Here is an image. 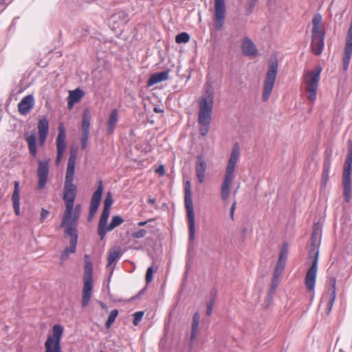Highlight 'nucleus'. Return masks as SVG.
I'll use <instances>...</instances> for the list:
<instances>
[{
	"instance_id": "1",
	"label": "nucleus",
	"mask_w": 352,
	"mask_h": 352,
	"mask_svg": "<svg viewBox=\"0 0 352 352\" xmlns=\"http://www.w3.org/2000/svg\"><path fill=\"white\" fill-rule=\"evenodd\" d=\"M77 159V150L72 148L69 151V157L63 188V201L65 204V210L63 216V225L65 224L69 218L72 217L73 206L76 196V186L73 184L75 174V164Z\"/></svg>"
},
{
	"instance_id": "2",
	"label": "nucleus",
	"mask_w": 352,
	"mask_h": 352,
	"mask_svg": "<svg viewBox=\"0 0 352 352\" xmlns=\"http://www.w3.org/2000/svg\"><path fill=\"white\" fill-rule=\"evenodd\" d=\"M214 97L212 86L208 83L204 95L199 100L198 122L201 125L200 133L202 136H206L209 131L212 120Z\"/></svg>"
},
{
	"instance_id": "3",
	"label": "nucleus",
	"mask_w": 352,
	"mask_h": 352,
	"mask_svg": "<svg viewBox=\"0 0 352 352\" xmlns=\"http://www.w3.org/2000/svg\"><path fill=\"white\" fill-rule=\"evenodd\" d=\"M240 155V148L237 143L234 144L228 165L226 169L225 177L221 187V197L223 201L228 199L230 193V188L234 177V171Z\"/></svg>"
},
{
	"instance_id": "4",
	"label": "nucleus",
	"mask_w": 352,
	"mask_h": 352,
	"mask_svg": "<svg viewBox=\"0 0 352 352\" xmlns=\"http://www.w3.org/2000/svg\"><path fill=\"white\" fill-rule=\"evenodd\" d=\"M311 43L312 52L315 55H320L324 47V29L322 24V16L320 14L314 15L312 19Z\"/></svg>"
},
{
	"instance_id": "5",
	"label": "nucleus",
	"mask_w": 352,
	"mask_h": 352,
	"mask_svg": "<svg viewBox=\"0 0 352 352\" xmlns=\"http://www.w3.org/2000/svg\"><path fill=\"white\" fill-rule=\"evenodd\" d=\"M184 205L188 223L189 241L192 243L195 238V220L190 181H186L184 184Z\"/></svg>"
},
{
	"instance_id": "6",
	"label": "nucleus",
	"mask_w": 352,
	"mask_h": 352,
	"mask_svg": "<svg viewBox=\"0 0 352 352\" xmlns=\"http://www.w3.org/2000/svg\"><path fill=\"white\" fill-rule=\"evenodd\" d=\"M85 267L83 274V287L82 296V307H85L88 305L93 289V265L89 260V256H84Z\"/></svg>"
},
{
	"instance_id": "7",
	"label": "nucleus",
	"mask_w": 352,
	"mask_h": 352,
	"mask_svg": "<svg viewBox=\"0 0 352 352\" xmlns=\"http://www.w3.org/2000/svg\"><path fill=\"white\" fill-rule=\"evenodd\" d=\"M322 68L317 67L314 70L307 71L304 76V89L307 99L314 102L316 98V91Z\"/></svg>"
},
{
	"instance_id": "8",
	"label": "nucleus",
	"mask_w": 352,
	"mask_h": 352,
	"mask_svg": "<svg viewBox=\"0 0 352 352\" xmlns=\"http://www.w3.org/2000/svg\"><path fill=\"white\" fill-rule=\"evenodd\" d=\"M278 63L276 57L271 58L268 63V69L265 76L263 85V92L262 98L264 102L267 101L272 93L276 75L278 73Z\"/></svg>"
},
{
	"instance_id": "9",
	"label": "nucleus",
	"mask_w": 352,
	"mask_h": 352,
	"mask_svg": "<svg viewBox=\"0 0 352 352\" xmlns=\"http://www.w3.org/2000/svg\"><path fill=\"white\" fill-rule=\"evenodd\" d=\"M352 168V141L348 142V153L344 164L342 173V183L344 187V196L346 202L351 198V174Z\"/></svg>"
},
{
	"instance_id": "10",
	"label": "nucleus",
	"mask_w": 352,
	"mask_h": 352,
	"mask_svg": "<svg viewBox=\"0 0 352 352\" xmlns=\"http://www.w3.org/2000/svg\"><path fill=\"white\" fill-rule=\"evenodd\" d=\"M318 255L319 252L317 250L316 245H311L309 250V257H314V261L307 272L305 280L306 289L309 292H313L314 289L318 271Z\"/></svg>"
},
{
	"instance_id": "11",
	"label": "nucleus",
	"mask_w": 352,
	"mask_h": 352,
	"mask_svg": "<svg viewBox=\"0 0 352 352\" xmlns=\"http://www.w3.org/2000/svg\"><path fill=\"white\" fill-rule=\"evenodd\" d=\"M63 333V329L60 325L53 327V335L49 336L45 343V352H59L61 351L60 338Z\"/></svg>"
},
{
	"instance_id": "12",
	"label": "nucleus",
	"mask_w": 352,
	"mask_h": 352,
	"mask_svg": "<svg viewBox=\"0 0 352 352\" xmlns=\"http://www.w3.org/2000/svg\"><path fill=\"white\" fill-rule=\"evenodd\" d=\"M65 233L70 237L69 246L65 248L60 255L59 262L60 266H63L65 262L68 260L70 254L75 253L78 242V235L74 229L69 228L67 230H65Z\"/></svg>"
},
{
	"instance_id": "13",
	"label": "nucleus",
	"mask_w": 352,
	"mask_h": 352,
	"mask_svg": "<svg viewBox=\"0 0 352 352\" xmlns=\"http://www.w3.org/2000/svg\"><path fill=\"white\" fill-rule=\"evenodd\" d=\"M107 221L108 219H106L104 223H101V217H100L98 225V234L100 236V240L104 239L107 232L113 230L124 222V219L118 215L113 216L109 225H107Z\"/></svg>"
},
{
	"instance_id": "14",
	"label": "nucleus",
	"mask_w": 352,
	"mask_h": 352,
	"mask_svg": "<svg viewBox=\"0 0 352 352\" xmlns=\"http://www.w3.org/2000/svg\"><path fill=\"white\" fill-rule=\"evenodd\" d=\"M91 121V114L88 109L83 111L81 124V148L85 149L87 147L89 136V127Z\"/></svg>"
},
{
	"instance_id": "15",
	"label": "nucleus",
	"mask_w": 352,
	"mask_h": 352,
	"mask_svg": "<svg viewBox=\"0 0 352 352\" xmlns=\"http://www.w3.org/2000/svg\"><path fill=\"white\" fill-rule=\"evenodd\" d=\"M58 129V134L56 138L57 155L55 161L56 164H58L61 161L66 147V134L64 124L63 123L59 124Z\"/></svg>"
},
{
	"instance_id": "16",
	"label": "nucleus",
	"mask_w": 352,
	"mask_h": 352,
	"mask_svg": "<svg viewBox=\"0 0 352 352\" xmlns=\"http://www.w3.org/2000/svg\"><path fill=\"white\" fill-rule=\"evenodd\" d=\"M214 10L216 28L220 30L223 28L226 15V4L224 0H214Z\"/></svg>"
},
{
	"instance_id": "17",
	"label": "nucleus",
	"mask_w": 352,
	"mask_h": 352,
	"mask_svg": "<svg viewBox=\"0 0 352 352\" xmlns=\"http://www.w3.org/2000/svg\"><path fill=\"white\" fill-rule=\"evenodd\" d=\"M49 173V165L47 161H38L37 175L38 177V188L42 190L45 188Z\"/></svg>"
},
{
	"instance_id": "18",
	"label": "nucleus",
	"mask_w": 352,
	"mask_h": 352,
	"mask_svg": "<svg viewBox=\"0 0 352 352\" xmlns=\"http://www.w3.org/2000/svg\"><path fill=\"white\" fill-rule=\"evenodd\" d=\"M80 214V206L79 204L76 205L74 208L73 207V212L72 214V217L69 218L67 221L66 223L63 225V220L61 221L60 227L65 228V230H67L68 228H72L78 233V230L76 229L77 223Z\"/></svg>"
},
{
	"instance_id": "19",
	"label": "nucleus",
	"mask_w": 352,
	"mask_h": 352,
	"mask_svg": "<svg viewBox=\"0 0 352 352\" xmlns=\"http://www.w3.org/2000/svg\"><path fill=\"white\" fill-rule=\"evenodd\" d=\"M241 49L243 54L246 56H256L258 54L256 45L249 37L243 39Z\"/></svg>"
},
{
	"instance_id": "20",
	"label": "nucleus",
	"mask_w": 352,
	"mask_h": 352,
	"mask_svg": "<svg viewBox=\"0 0 352 352\" xmlns=\"http://www.w3.org/2000/svg\"><path fill=\"white\" fill-rule=\"evenodd\" d=\"M207 168V164L201 155H199L195 162L196 176L200 184H202L205 179V172Z\"/></svg>"
},
{
	"instance_id": "21",
	"label": "nucleus",
	"mask_w": 352,
	"mask_h": 352,
	"mask_svg": "<svg viewBox=\"0 0 352 352\" xmlns=\"http://www.w3.org/2000/svg\"><path fill=\"white\" fill-rule=\"evenodd\" d=\"M330 285L331 286V289H329L330 294L329 297L327 298V304L325 308V313L329 315L331 311L333 305L334 303L336 297V280L335 278H332L330 279Z\"/></svg>"
},
{
	"instance_id": "22",
	"label": "nucleus",
	"mask_w": 352,
	"mask_h": 352,
	"mask_svg": "<svg viewBox=\"0 0 352 352\" xmlns=\"http://www.w3.org/2000/svg\"><path fill=\"white\" fill-rule=\"evenodd\" d=\"M113 196L111 192H108L104 201V206L101 217V223H104L106 219H108L110 214V208L113 204Z\"/></svg>"
},
{
	"instance_id": "23",
	"label": "nucleus",
	"mask_w": 352,
	"mask_h": 352,
	"mask_svg": "<svg viewBox=\"0 0 352 352\" xmlns=\"http://www.w3.org/2000/svg\"><path fill=\"white\" fill-rule=\"evenodd\" d=\"M12 201L13 208L16 215L20 214V183L19 182H14V189L12 195Z\"/></svg>"
},
{
	"instance_id": "24",
	"label": "nucleus",
	"mask_w": 352,
	"mask_h": 352,
	"mask_svg": "<svg viewBox=\"0 0 352 352\" xmlns=\"http://www.w3.org/2000/svg\"><path fill=\"white\" fill-rule=\"evenodd\" d=\"M284 268L285 265H280V263H276L271 283V289L270 294H272L278 287L279 284V278L283 271L284 270Z\"/></svg>"
},
{
	"instance_id": "25",
	"label": "nucleus",
	"mask_w": 352,
	"mask_h": 352,
	"mask_svg": "<svg viewBox=\"0 0 352 352\" xmlns=\"http://www.w3.org/2000/svg\"><path fill=\"white\" fill-rule=\"evenodd\" d=\"M84 96V92L79 88L70 91L67 98V104L69 109H72L74 103L79 102Z\"/></svg>"
},
{
	"instance_id": "26",
	"label": "nucleus",
	"mask_w": 352,
	"mask_h": 352,
	"mask_svg": "<svg viewBox=\"0 0 352 352\" xmlns=\"http://www.w3.org/2000/svg\"><path fill=\"white\" fill-rule=\"evenodd\" d=\"M168 78V71H163L151 76L148 80V85H153Z\"/></svg>"
},
{
	"instance_id": "27",
	"label": "nucleus",
	"mask_w": 352,
	"mask_h": 352,
	"mask_svg": "<svg viewBox=\"0 0 352 352\" xmlns=\"http://www.w3.org/2000/svg\"><path fill=\"white\" fill-rule=\"evenodd\" d=\"M199 319L200 316L199 312H195L192 316V322L191 325V342H193L194 340L197 338V333L199 332Z\"/></svg>"
},
{
	"instance_id": "28",
	"label": "nucleus",
	"mask_w": 352,
	"mask_h": 352,
	"mask_svg": "<svg viewBox=\"0 0 352 352\" xmlns=\"http://www.w3.org/2000/svg\"><path fill=\"white\" fill-rule=\"evenodd\" d=\"M118 111L116 109H113L109 117L107 122V133L108 134H111L115 129V126L118 122Z\"/></svg>"
},
{
	"instance_id": "29",
	"label": "nucleus",
	"mask_w": 352,
	"mask_h": 352,
	"mask_svg": "<svg viewBox=\"0 0 352 352\" xmlns=\"http://www.w3.org/2000/svg\"><path fill=\"white\" fill-rule=\"evenodd\" d=\"M35 104V100L32 94L23 97V116L30 113Z\"/></svg>"
},
{
	"instance_id": "30",
	"label": "nucleus",
	"mask_w": 352,
	"mask_h": 352,
	"mask_svg": "<svg viewBox=\"0 0 352 352\" xmlns=\"http://www.w3.org/2000/svg\"><path fill=\"white\" fill-rule=\"evenodd\" d=\"M21 84V80L19 81V85L16 87V89L15 90H13L11 92V94L9 96L8 102V104L6 107L7 110H9V108L11 107L12 103L17 100V99H18L17 96L22 92V85Z\"/></svg>"
},
{
	"instance_id": "31",
	"label": "nucleus",
	"mask_w": 352,
	"mask_h": 352,
	"mask_svg": "<svg viewBox=\"0 0 352 352\" xmlns=\"http://www.w3.org/2000/svg\"><path fill=\"white\" fill-rule=\"evenodd\" d=\"M120 255V249L119 248H114L109 251L107 256V267H109Z\"/></svg>"
},
{
	"instance_id": "32",
	"label": "nucleus",
	"mask_w": 352,
	"mask_h": 352,
	"mask_svg": "<svg viewBox=\"0 0 352 352\" xmlns=\"http://www.w3.org/2000/svg\"><path fill=\"white\" fill-rule=\"evenodd\" d=\"M26 141L31 155L35 157L36 155V137L34 135H31L26 138Z\"/></svg>"
},
{
	"instance_id": "33",
	"label": "nucleus",
	"mask_w": 352,
	"mask_h": 352,
	"mask_svg": "<svg viewBox=\"0 0 352 352\" xmlns=\"http://www.w3.org/2000/svg\"><path fill=\"white\" fill-rule=\"evenodd\" d=\"M49 129V123L46 118H43L39 120L38 123V134L47 135Z\"/></svg>"
},
{
	"instance_id": "34",
	"label": "nucleus",
	"mask_w": 352,
	"mask_h": 352,
	"mask_svg": "<svg viewBox=\"0 0 352 352\" xmlns=\"http://www.w3.org/2000/svg\"><path fill=\"white\" fill-rule=\"evenodd\" d=\"M330 170V162L326 161L323 165V170L322 175V187H325L329 180V173Z\"/></svg>"
},
{
	"instance_id": "35",
	"label": "nucleus",
	"mask_w": 352,
	"mask_h": 352,
	"mask_svg": "<svg viewBox=\"0 0 352 352\" xmlns=\"http://www.w3.org/2000/svg\"><path fill=\"white\" fill-rule=\"evenodd\" d=\"M127 19V14L124 11H120L111 16V19L113 23H118L119 21L125 23Z\"/></svg>"
},
{
	"instance_id": "36",
	"label": "nucleus",
	"mask_w": 352,
	"mask_h": 352,
	"mask_svg": "<svg viewBox=\"0 0 352 352\" xmlns=\"http://www.w3.org/2000/svg\"><path fill=\"white\" fill-rule=\"evenodd\" d=\"M103 192V185L102 182L99 181L98 182V186L96 190L94 192L91 200L96 201L100 203L102 195Z\"/></svg>"
},
{
	"instance_id": "37",
	"label": "nucleus",
	"mask_w": 352,
	"mask_h": 352,
	"mask_svg": "<svg viewBox=\"0 0 352 352\" xmlns=\"http://www.w3.org/2000/svg\"><path fill=\"white\" fill-rule=\"evenodd\" d=\"M217 296L216 291H212L210 293V298L209 301L207 302L206 315L210 316L212 312L215 298Z\"/></svg>"
},
{
	"instance_id": "38",
	"label": "nucleus",
	"mask_w": 352,
	"mask_h": 352,
	"mask_svg": "<svg viewBox=\"0 0 352 352\" xmlns=\"http://www.w3.org/2000/svg\"><path fill=\"white\" fill-rule=\"evenodd\" d=\"M118 315V309H113L110 312L108 319L105 323V326L107 328H109L111 326V324L114 322Z\"/></svg>"
},
{
	"instance_id": "39",
	"label": "nucleus",
	"mask_w": 352,
	"mask_h": 352,
	"mask_svg": "<svg viewBox=\"0 0 352 352\" xmlns=\"http://www.w3.org/2000/svg\"><path fill=\"white\" fill-rule=\"evenodd\" d=\"M287 246L286 244H284L283 248L279 254L278 260L277 263H280V265H285V261L287 259Z\"/></svg>"
},
{
	"instance_id": "40",
	"label": "nucleus",
	"mask_w": 352,
	"mask_h": 352,
	"mask_svg": "<svg viewBox=\"0 0 352 352\" xmlns=\"http://www.w3.org/2000/svg\"><path fill=\"white\" fill-rule=\"evenodd\" d=\"M190 40V35L186 32H182L176 36L175 41L177 43H186Z\"/></svg>"
},
{
	"instance_id": "41",
	"label": "nucleus",
	"mask_w": 352,
	"mask_h": 352,
	"mask_svg": "<svg viewBox=\"0 0 352 352\" xmlns=\"http://www.w3.org/2000/svg\"><path fill=\"white\" fill-rule=\"evenodd\" d=\"M318 236V227L316 224L314 225L313 232L311 234V245H317V240Z\"/></svg>"
},
{
	"instance_id": "42",
	"label": "nucleus",
	"mask_w": 352,
	"mask_h": 352,
	"mask_svg": "<svg viewBox=\"0 0 352 352\" xmlns=\"http://www.w3.org/2000/svg\"><path fill=\"white\" fill-rule=\"evenodd\" d=\"M144 314V311H137L134 313L133 323L135 326H137L140 323Z\"/></svg>"
},
{
	"instance_id": "43",
	"label": "nucleus",
	"mask_w": 352,
	"mask_h": 352,
	"mask_svg": "<svg viewBox=\"0 0 352 352\" xmlns=\"http://www.w3.org/2000/svg\"><path fill=\"white\" fill-rule=\"evenodd\" d=\"M147 232L145 229H140L132 234V237L134 239H141L146 236Z\"/></svg>"
},
{
	"instance_id": "44",
	"label": "nucleus",
	"mask_w": 352,
	"mask_h": 352,
	"mask_svg": "<svg viewBox=\"0 0 352 352\" xmlns=\"http://www.w3.org/2000/svg\"><path fill=\"white\" fill-rule=\"evenodd\" d=\"M153 267H149L146 273L145 280L147 284H148L150 282L153 280Z\"/></svg>"
},
{
	"instance_id": "45",
	"label": "nucleus",
	"mask_w": 352,
	"mask_h": 352,
	"mask_svg": "<svg viewBox=\"0 0 352 352\" xmlns=\"http://www.w3.org/2000/svg\"><path fill=\"white\" fill-rule=\"evenodd\" d=\"M258 2V0H250L248 2V8L246 10L247 14H250L252 12L253 8Z\"/></svg>"
},
{
	"instance_id": "46",
	"label": "nucleus",
	"mask_w": 352,
	"mask_h": 352,
	"mask_svg": "<svg viewBox=\"0 0 352 352\" xmlns=\"http://www.w3.org/2000/svg\"><path fill=\"white\" fill-rule=\"evenodd\" d=\"M49 214H50V212L48 210H47L44 208H42L41 212V217H40L41 221L43 222L47 218V217L49 215Z\"/></svg>"
},
{
	"instance_id": "47",
	"label": "nucleus",
	"mask_w": 352,
	"mask_h": 352,
	"mask_svg": "<svg viewBox=\"0 0 352 352\" xmlns=\"http://www.w3.org/2000/svg\"><path fill=\"white\" fill-rule=\"evenodd\" d=\"M98 209L89 208V212L88 215V221H91L94 216L96 214Z\"/></svg>"
},
{
	"instance_id": "48",
	"label": "nucleus",
	"mask_w": 352,
	"mask_h": 352,
	"mask_svg": "<svg viewBox=\"0 0 352 352\" xmlns=\"http://www.w3.org/2000/svg\"><path fill=\"white\" fill-rule=\"evenodd\" d=\"M47 135L38 134V142L41 146H43L45 143Z\"/></svg>"
},
{
	"instance_id": "49",
	"label": "nucleus",
	"mask_w": 352,
	"mask_h": 352,
	"mask_svg": "<svg viewBox=\"0 0 352 352\" xmlns=\"http://www.w3.org/2000/svg\"><path fill=\"white\" fill-rule=\"evenodd\" d=\"M155 172L160 174V176H163L165 174V168L163 165L159 166L158 168L156 169Z\"/></svg>"
},
{
	"instance_id": "50",
	"label": "nucleus",
	"mask_w": 352,
	"mask_h": 352,
	"mask_svg": "<svg viewBox=\"0 0 352 352\" xmlns=\"http://www.w3.org/2000/svg\"><path fill=\"white\" fill-rule=\"evenodd\" d=\"M100 202H98L96 201L91 200L89 208L98 209L100 206Z\"/></svg>"
},
{
	"instance_id": "51",
	"label": "nucleus",
	"mask_w": 352,
	"mask_h": 352,
	"mask_svg": "<svg viewBox=\"0 0 352 352\" xmlns=\"http://www.w3.org/2000/svg\"><path fill=\"white\" fill-rule=\"evenodd\" d=\"M18 112L22 115V100H21L17 104Z\"/></svg>"
},
{
	"instance_id": "52",
	"label": "nucleus",
	"mask_w": 352,
	"mask_h": 352,
	"mask_svg": "<svg viewBox=\"0 0 352 352\" xmlns=\"http://www.w3.org/2000/svg\"><path fill=\"white\" fill-rule=\"evenodd\" d=\"M236 201H234L232 204V206H231V208H230V211L232 212H234L235 210V208H236Z\"/></svg>"
},
{
	"instance_id": "53",
	"label": "nucleus",
	"mask_w": 352,
	"mask_h": 352,
	"mask_svg": "<svg viewBox=\"0 0 352 352\" xmlns=\"http://www.w3.org/2000/svg\"><path fill=\"white\" fill-rule=\"evenodd\" d=\"M99 304H100V307H102V309L107 311V306L104 303H103L102 302L100 301Z\"/></svg>"
},
{
	"instance_id": "54",
	"label": "nucleus",
	"mask_w": 352,
	"mask_h": 352,
	"mask_svg": "<svg viewBox=\"0 0 352 352\" xmlns=\"http://www.w3.org/2000/svg\"><path fill=\"white\" fill-rule=\"evenodd\" d=\"M151 221V220L145 221H140V222L138 223V225L139 226H144L146 225V223H147L148 221Z\"/></svg>"
},
{
	"instance_id": "55",
	"label": "nucleus",
	"mask_w": 352,
	"mask_h": 352,
	"mask_svg": "<svg viewBox=\"0 0 352 352\" xmlns=\"http://www.w3.org/2000/svg\"><path fill=\"white\" fill-rule=\"evenodd\" d=\"M148 201L151 204H154L155 203V199H154V198H149L148 199Z\"/></svg>"
},
{
	"instance_id": "56",
	"label": "nucleus",
	"mask_w": 352,
	"mask_h": 352,
	"mask_svg": "<svg viewBox=\"0 0 352 352\" xmlns=\"http://www.w3.org/2000/svg\"><path fill=\"white\" fill-rule=\"evenodd\" d=\"M246 232H247V228H245L242 230V234H243V239H245V237Z\"/></svg>"
},
{
	"instance_id": "57",
	"label": "nucleus",
	"mask_w": 352,
	"mask_h": 352,
	"mask_svg": "<svg viewBox=\"0 0 352 352\" xmlns=\"http://www.w3.org/2000/svg\"><path fill=\"white\" fill-rule=\"evenodd\" d=\"M154 111L156 112V113H161V112H163V110L157 108V107H155L154 108Z\"/></svg>"
},
{
	"instance_id": "58",
	"label": "nucleus",
	"mask_w": 352,
	"mask_h": 352,
	"mask_svg": "<svg viewBox=\"0 0 352 352\" xmlns=\"http://www.w3.org/2000/svg\"><path fill=\"white\" fill-rule=\"evenodd\" d=\"M234 212H232V211H230V217H231V219H232V220L234 219Z\"/></svg>"
},
{
	"instance_id": "59",
	"label": "nucleus",
	"mask_w": 352,
	"mask_h": 352,
	"mask_svg": "<svg viewBox=\"0 0 352 352\" xmlns=\"http://www.w3.org/2000/svg\"><path fill=\"white\" fill-rule=\"evenodd\" d=\"M326 298H327V295H326V296H324L322 297V300H321V301L322 302L323 300H324Z\"/></svg>"
}]
</instances>
